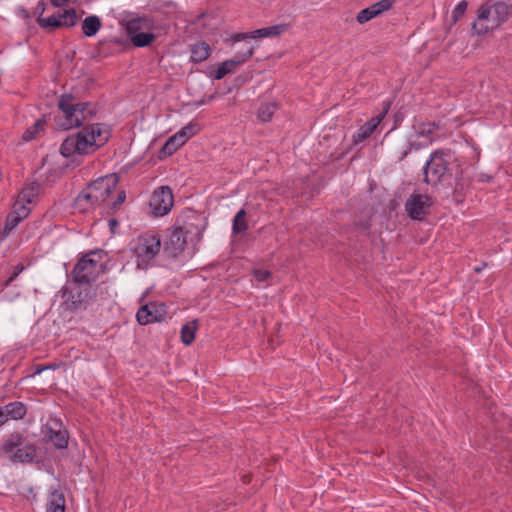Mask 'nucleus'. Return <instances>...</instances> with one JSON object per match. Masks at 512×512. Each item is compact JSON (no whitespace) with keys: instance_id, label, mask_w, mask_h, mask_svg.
Listing matches in <instances>:
<instances>
[{"instance_id":"f257e3e1","label":"nucleus","mask_w":512,"mask_h":512,"mask_svg":"<svg viewBox=\"0 0 512 512\" xmlns=\"http://www.w3.org/2000/svg\"><path fill=\"white\" fill-rule=\"evenodd\" d=\"M109 128L100 123L85 125L80 131L69 135L61 144L60 153L69 158L74 155H88L102 147L109 139Z\"/></svg>"},{"instance_id":"f03ea898","label":"nucleus","mask_w":512,"mask_h":512,"mask_svg":"<svg viewBox=\"0 0 512 512\" xmlns=\"http://www.w3.org/2000/svg\"><path fill=\"white\" fill-rule=\"evenodd\" d=\"M119 182L117 174L112 173L90 182L87 187L75 198L74 207L80 212L95 209L106 201L116 189Z\"/></svg>"},{"instance_id":"7ed1b4c3","label":"nucleus","mask_w":512,"mask_h":512,"mask_svg":"<svg viewBox=\"0 0 512 512\" xmlns=\"http://www.w3.org/2000/svg\"><path fill=\"white\" fill-rule=\"evenodd\" d=\"M58 107L64 116V122L59 123V126L64 130L80 126L84 127L86 123L93 120L97 113V108L94 104L88 102L76 103L75 97L70 93L62 94L59 97Z\"/></svg>"},{"instance_id":"20e7f679","label":"nucleus","mask_w":512,"mask_h":512,"mask_svg":"<svg viewBox=\"0 0 512 512\" xmlns=\"http://www.w3.org/2000/svg\"><path fill=\"white\" fill-rule=\"evenodd\" d=\"M103 254L101 251H91L85 254L74 266L71 277L81 285H90L103 272Z\"/></svg>"},{"instance_id":"39448f33","label":"nucleus","mask_w":512,"mask_h":512,"mask_svg":"<svg viewBox=\"0 0 512 512\" xmlns=\"http://www.w3.org/2000/svg\"><path fill=\"white\" fill-rule=\"evenodd\" d=\"M161 248L160 235L154 231H147L146 233L137 237L133 247V253L136 257L137 267L146 269L159 254Z\"/></svg>"},{"instance_id":"423d86ee","label":"nucleus","mask_w":512,"mask_h":512,"mask_svg":"<svg viewBox=\"0 0 512 512\" xmlns=\"http://www.w3.org/2000/svg\"><path fill=\"white\" fill-rule=\"evenodd\" d=\"M153 27L154 22L149 17L132 18L125 25L131 43L138 48L147 47L156 39V35L150 32Z\"/></svg>"},{"instance_id":"0eeeda50","label":"nucleus","mask_w":512,"mask_h":512,"mask_svg":"<svg viewBox=\"0 0 512 512\" xmlns=\"http://www.w3.org/2000/svg\"><path fill=\"white\" fill-rule=\"evenodd\" d=\"M3 451L12 454L15 462H32L36 456V448L30 444L20 433H12L3 445Z\"/></svg>"},{"instance_id":"6e6552de","label":"nucleus","mask_w":512,"mask_h":512,"mask_svg":"<svg viewBox=\"0 0 512 512\" xmlns=\"http://www.w3.org/2000/svg\"><path fill=\"white\" fill-rule=\"evenodd\" d=\"M444 150L433 152L423 168V181L427 185L436 186L441 183L448 172V161Z\"/></svg>"},{"instance_id":"1a4fd4ad","label":"nucleus","mask_w":512,"mask_h":512,"mask_svg":"<svg viewBox=\"0 0 512 512\" xmlns=\"http://www.w3.org/2000/svg\"><path fill=\"white\" fill-rule=\"evenodd\" d=\"M434 201L431 196L414 193L405 202V211L412 220L422 221L430 213Z\"/></svg>"},{"instance_id":"9d476101","label":"nucleus","mask_w":512,"mask_h":512,"mask_svg":"<svg viewBox=\"0 0 512 512\" xmlns=\"http://www.w3.org/2000/svg\"><path fill=\"white\" fill-rule=\"evenodd\" d=\"M174 198L172 189L169 186L158 187L151 195L149 206L154 216H164L173 207Z\"/></svg>"},{"instance_id":"9b49d317","label":"nucleus","mask_w":512,"mask_h":512,"mask_svg":"<svg viewBox=\"0 0 512 512\" xmlns=\"http://www.w3.org/2000/svg\"><path fill=\"white\" fill-rule=\"evenodd\" d=\"M78 22V16L75 9L65 10L63 13L52 15L47 18L39 17L37 23L43 29L52 31L59 27H73Z\"/></svg>"},{"instance_id":"f8f14e48","label":"nucleus","mask_w":512,"mask_h":512,"mask_svg":"<svg viewBox=\"0 0 512 512\" xmlns=\"http://www.w3.org/2000/svg\"><path fill=\"white\" fill-rule=\"evenodd\" d=\"M511 15V8L505 2H496L491 6L480 7V18L490 19L492 27H499L506 22Z\"/></svg>"},{"instance_id":"ddd939ff","label":"nucleus","mask_w":512,"mask_h":512,"mask_svg":"<svg viewBox=\"0 0 512 512\" xmlns=\"http://www.w3.org/2000/svg\"><path fill=\"white\" fill-rule=\"evenodd\" d=\"M62 297L66 298L65 309L74 312L84 307L93 298V292L90 285H85L76 293H72L68 288H63Z\"/></svg>"},{"instance_id":"4468645a","label":"nucleus","mask_w":512,"mask_h":512,"mask_svg":"<svg viewBox=\"0 0 512 512\" xmlns=\"http://www.w3.org/2000/svg\"><path fill=\"white\" fill-rule=\"evenodd\" d=\"M166 315L164 303L150 302L139 308L136 319L140 325H147L153 322H160Z\"/></svg>"},{"instance_id":"2eb2a0df","label":"nucleus","mask_w":512,"mask_h":512,"mask_svg":"<svg viewBox=\"0 0 512 512\" xmlns=\"http://www.w3.org/2000/svg\"><path fill=\"white\" fill-rule=\"evenodd\" d=\"M254 48L249 46L243 53L236 54L232 59L226 60L221 63L215 70L214 78L220 80L228 73L233 72L237 66L247 62L253 55Z\"/></svg>"},{"instance_id":"dca6fc26","label":"nucleus","mask_w":512,"mask_h":512,"mask_svg":"<svg viewBox=\"0 0 512 512\" xmlns=\"http://www.w3.org/2000/svg\"><path fill=\"white\" fill-rule=\"evenodd\" d=\"M395 2L396 0H380L369 7L360 10L356 15V21L359 24H364L390 10L394 6Z\"/></svg>"},{"instance_id":"f3484780","label":"nucleus","mask_w":512,"mask_h":512,"mask_svg":"<svg viewBox=\"0 0 512 512\" xmlns=\"http://www.w3.org/2000/svg\"><path fill=\"white\" fill-rule=\"evenodd\" d=\"M389 108L390 103H385L383 111L379 115L372 117L367 123L362 125L353 136L354 142L359 143L370 137L387 114Z\"/></svg>"},{"instance_id":"a211bd4d","label":"nucleus","mask_w":512,"mask_h":512,"mask_svg":"<svg viewBox=\"0 0 512 512\" xmlns=\"http://www.w3.org/2000/svg\"><path fill=\"white\" fill-rule=\"evenodd\" d=\"M287 24H278L270 27L257 29L252 33H238L233 36L234 41H241L246 38H266L275 37L283 34L288 30Z\"/></svg>"},{"instance_id":"6ab92c4d","label":"nucleus","mask_w":512,"mask_h":512,"mask_svg":"<svg viewBox=\"0 0 512 512\" xmlns=\"http://www.w3.org/2000/svg\"><path fill=\"white\" fill-rule=\"evenodd\" d=\"M187 243V236L175 224L171 228L169 239L166 242V250L173 256L181 253Z\"/></svg>"},{"instance_id":"aec40b11","label":"nucleus","mask_w":512,"mask_h":512,"mask_svg":"<svg viewBox=\"0 0 512 512\" xmlns=\"http://www.w3.org/2000/svg\"><path fill=\"white\" fill-rule=\"evenodd\" d=\"M200 220L199 216L189 212L187 214H183L179 218H177L175 225L180 228V230L186 235H199L200 234V228L198 224L195 222H198Z\"/></svg>"},{"instance_id":"412c9836","label":"nucleus","mask_w":512,"mask_h":512,"mask_svg":"<svg viewBox=\"0 0 512 512\" xmlns=\"http://www.w3.org/2000/svg\"><path fill=\"white\" fill-rule=\"evenodd\" d=\"M415 146L414 143L409 142L403 138H398L393 141L387 142L388 152L397 159V161H402Z\"/></svg>"},{"instance_id":"4be33fe9","label":"nucleus","mask_w":512,"mask_h":512,"mask_svg":"<svg viewBox=\"0 0 512 512\" xmlns=\"http://www.w3.org/2000/svg\"><path fill=\"white\" fill-rule=\"evenodd\" d=\"M47 512H65V496L59 487L49 493Z\"/></svg>"},{"instance_id":"5701e85b","label":"nucleus","mask_w":512,"mask_h":512,"mask_svg":"<svg viewBox=\"0 0 512 512\" xmlns=\"http://www.w3.org/2000/svg\"><path fill=\"white\" fill-rule=\"evenodd\" d=\"M47 427V433L45 435L48 442H51L55 448L64 449L68 445V436L65 430H55L51 426Z\"/></svg>"},{"instance_id":"b1692460","label":"nucleus","mask_w":512,"mask_h":512,"mask_svg":"<svg viewBox=\"0 0 512 512\" xmlns=\"http://www.w3.org/2000/svg\"><path fill=\"white\" fill-rule=\"evenodd\" d=\"M5 416L8 419L20 420L22 419L27 412L26 406L19 401L10 402L7 405L2 407Z\"/></svg>"},{"instance_id":"393cba45","label":"nucleus","mask_w":512,"mask_h":512,"mask_svg":"<svg viewBox=\"0 0 512 512\" xmlns=\"http://www.w3.org/2000/svg\"><path fill=\"white\" fill-rule=\"evenodd\" d=\"M210 46L205 42H197L191 47V61L200 63L210 56Z\"/></svg>"},{"instance_id":"a878e982","label":"nucleus","mask_w":512,"mask_h":512,"mask_svg":"<svg viewBox=\"0 0 512 512\" xmlns=\"http://www.w3.org/2000/svg\"><path fill=\"white\" fill-rule=\"evenodd\" d=\"M102 23L98 16L91 15L84 19L82 23V32L87 37L94 36L101 28Z\"/></svg>"},{"instance_id":"bb28decb","label":"nucleus","mask_w":512,"mask_h":512,"mask_svg":"<svg viewBox=\"0 0 512 512\" xmlns=\"http://www.w3.org/2000/svg\"><path fill=\"white\" fill-rule=\"evenodd\" d=\"M39 184L36 182H32L26 185L18 194L17 199L30 204L34 201L39 193Z\"/></svg>"},{"instance_id":"cd10ccee","label":"nucleus","mask_w":512,"mask_h":512,"mask_svg":"<svg viewBox=\"0 0 512 512\" xmlns=\"http://www.w3.org/2000/svg\"><path fill=\"white\" fill-rule=\"evenodd\" d=\"M198 328L197 320L190 321L181 328V341L185 345H190L195 339V333Z\"/></svg>"},{"instance_id":"c85d7f7f","label":"nucleus","mask_w":512,"mask_h":512,"mask_svg":"<svg viewBox=\"0 0 512 512\" xmlns=\"http://www.w3.org/2000/svg\"><path fill=\"white\" fill-rule=\"evenodd\" d=\"M46 121L44 119H38L32 126L28 127L22 135L24 141H31L40 136L44 132V126Z\"/></svg>"},{"instance_id":"c756f323","label":"nucleus","mask_w":512,"mask_h":512,"mask_svg":"<svg viewBox=\"0 0 512 512\" xmlns=\"http://www.w3.org/2000/svg\"><path fill=\"white\" fill-rule=\"evenodd\" d=\"M277 108L278 106L275 102L261 104L257 113L258 120L262 123L271 121Z\"/></svg>"},{"instance_id":"7c9ffc66","label":"nucleus","mask_w":512,"mask_h":512,"mask_svg":"<svg viewBox=\"0 0 512 512\" xmlns=\"http://www.w3.org/2000/svg\"><path fill=\"white\" fill-rule=\"evenodd\" d=\"M232 229L235 234L243 233L248 229L246 222V212L244 209H241L235 215Z\"/></svg>"},{"instance_id":"2f4dec72","label":"nucleus","mask_w":512,"mask_h":512,"mask_svg":"<svg viewBox=\"0 0 512 512\" xmlns=\"http://www.w3.org/2000/svg\"><path fill=\"white\" fill-rule=\"evenodd\" d=\"M495 27H492V22H490V19H481L480 18V11L478 12V18L473 23L472 29L474 32L478 35L486 34L488 31L493 30Z\"/></svg>"},{"instance_id":"473e14b6","label":"nucleus","mask_w":512,"mask_h":512,"mask_svg":"<svg viewBox=\"0 0 512 512\" xmlns=\"http://www.w3.org/2000/svg\"><path fill=\"white\" fill-rule=\"evenodd\" d=\"M21 221L22 220L19 216H16L13 212H10L5 219L2 237L6 238Z\"/></svg>"},{"instance_id":"72a5a7b5","label":"nucleus","mask_w":512,"mask_h":512,"mask_svg":"<svg viewBox=\"0 0 512 512\" xmlns=\"http://www.w3.org/2000/svg\"><path fill=\"white\" fill-rule=\"evenodd\" d=\"M25 204V202L16 198L11 211L16 216H19L21 220H24L30 213V209Z\"/></svg>"},{"instance_id":"f704fd0d","label":"nucleus","mask_w":512,"mask_h":512,"mask_svg":"<svg viewBox=\"0 0 512 512\" xmlns=\"http://www.w3.org/2000/svg\"><path fill=\"white\" fill-rule=\"evenodd\" d=\"M126 199V193L124 190H121L118 194L116 199L108 205V214H114L116 211H118L121 207V205L124 203Z\"/></svg>"},{"instance_id":"c9c22d12","label":"nucleus","mask_w":512,"mask_h":512,"mask_svg":"<svg viewBox=\"0 0 512 512\" xmlns=\"http://www.w3.org/2000/svg\"><path fill=\"white\" fill-rule=\"evenodd\" d=\"M439 129V125L434 122L421 123L418 127V133L421 136H430L436 130Z\"/></svg>"},{"instance_id":"e433bc0d","label":"nucleus","mask_w":512,"mask_h":512,"mask_svg":"<svg viewBox=\"0 0 512 512\" xmlns=\"http://www.w3.org/2000/svg\"><path fill=\"white\" fill-rule=\"evenodd\" d=\"M468 3L465 0L460 1L452 11L453 22H457L466 12Z\"/></svg>"},{"instance_id":"4c0bfd02","label":"nucleus","mask_w":512,"mask_h":512,"mask_svg":"<svg viewBox=\"0 0 512 512\" xmlns=\"http://www.w3.org/2000/svg\"><path fill=\"white\" fill-rule=\"evenodd\" d=\"M199 130L198 124L189 123L188 125L184 126L180 133L184 136L186 140L194 136Z\"/></svg>"},{"instance_id":"58836bf2","label":"nucleus","mask_w":512,"mask_h":512,"mask_svg":"<svg viewBox=\"0 0 512 512\" xmlns=\"http://www.w3.org/2000/svg\"><path fill=\"white\" fill-rule=\"evenodd\" d=\"M178 148L172 143V141L167 140L166 143L160 150V158L167 157L172 155Z\"/></svg>"},{"instance_id":"ea45409f","label":"nucleus","mask_w":512,"mask_h":512,"mask_svg":"<svg viewBox=\"0 0 512 512\" xmlns=\"http://www.w3.org/2000/svg\"><path fill=\"white\" fill-rule=\"evenodd\" d=\"M253 275L257 281L264 282L271 277V272L269 270L255 269Z\"/></svg>"},{"instance_id":"a19ab883","label":"nucleus","mask_w":512,"mask_h":512,"mask_svg":"<svg viewBox=\"0 0 512 512\" xmlns=\"http://www.w3.org/2000/svg\"><path fill=\"white\" fill-rule=\"evenodd\" d=\"M168 140L172 141V143H174V145L176 146V148H180L181 146H183L187 140L184 138V136L179 132H177L176 134H174L173 136H171Z\"/></svg>"},{"instance_id":"79ce46f5","label":"nucleus","mask_w":512,"mask_h":512,"mask_svg":"<svg viewBox=\"0 0 512 512\" xmlns=\"http://www.w3.org/2000/svg\"><path fill=\"white\" fill-rule=\"evenodd\" d=\"M55 367H56L55 364L54 365H36L34 374H40L41 372H43L46 369H54Z\"/></svg>"},{"instance_id":"37998d69","label":"nucleus","mask_w":512,"mask_h":512,"mask_svg":"<svg viewBox=\"0 0 512 512\" xmlns=\"http://www.w3.org/2000/svg\"><path fill=\"white\" fill-rule=\"evenodd\" d=\"M108 225H109L110 231L114 234V233H116V230L119 226V222L117 219L111 218L108 221Z\"/></svg>"},{"instance_id":"c03bdc74","label":"nucleus","mask_w":512,"mask_h":512,"mask_svg":"<svg viewBox=\"0 0 512 512\" xmlns=\"http://www.w3.org/2000/svg\"><path fill=\"white\" fill-rule=\"evenodd\" d=\"M68 1L69 0H50L54 7H63L67 4Z\"/></svg>"},{"instance_id":"a18cd8bd","label":"nucleus","mask_w":512,"mask_h":512,"mask_svg":"<svg viewBox=\"0 0 512 512\" xmlns=\"http://www.w3.org/2000/svg\"><path fill=\"white\" fill-rule=\"evenodd\" d=\"M18 276V272H13L12 275L6 280L5 286L10 285Z\"/></svg>"},{"instance_id":"49530a36","label":"nucleus","mask_w":512,"mask_h":512,"mask_svg":"<svg viewBox=\"0 0 512 512\" xmlns=\"http://www.w3.org/2000/svg\"><path fill=\"white\" fill-rule=\"evenodd\" d=\"M8 420L5 416V413L2 409V407H0V426L3 425L4 423H6Z\"/></svg>"},{"instance_id":"de8ad7c7","label":"nucleus","mask_w":512,"mask_h":512,"mask_svg":"<svg viewBox=\"0 0 512 512\" xmlns=\"http://www.w3.org/2000/svg\"><path fill=\"white\" fill-rule=\"evenodd\" d=\"M37 10H40V13H43L45 10V4L43 2H39L37 5Z\"/></svg>"},{"instance_id":"09e8293b","label":"nucleus","mask_w":512,"mask_h":512,"mask_svg":"<svg viewBox=\"0 0 512 512\" xmlns=\"http://www.w3.org/2000/svg\"><path fill=\"white\" fill-rule=\"evenodd\" d=\"M22 270H23V266H21V265H17V266L15 267L14 272H18V274H19Z\"/></svg>"},{"instance_id":"8fccbe9b","label":"nucleus","mask_w":512,"mask_h":512,"mask_svg":"<svg viewBox=\"0 0 512 512\" xmlns=\"http://www.w3.org/2000/svg\"><path fill=\"white\" fill-rule=\"evenodd\" d=\"M243 480H244V482H245V483H249L250 478H249V476L245 475V476L243 477Z\"/></svg>"},{"instance_id":"3c124183","label":"nucleus","mask_w":512,"mask_h":512,"mask_svg":"<svg viewBox=\"0 0 512 512\" xmlns=\"http://www.w3.org/2000/svg\"><path fill=\"white\" fill-rule=\"evenodd\" d=\"M459 184H456V187H455V194L458 196L459 195V188H458Z\"/></svg>"},{"instance_id":"603ef678","label":"nucleus","mask_w":512,"mask_h":512,"mask_svg":"<svg viewBox=\"0 0 512 512\" xmlns=\"http://www.w3.org/2000/svg\"><path fill=\"white\" fill-rule=\"evenodd\" d=\"M481 270H482L481 267L475 268L476 272H480Z\"/></svg>"},{"instance_id":"864d4df0","label":"nucleus","mask_w":512,"mask_h":512,"mask_svg":"<svg viewBox=\"0 0 512 512\" xmlns=\"http://www.w3.org/2000/svg\"><path fill=\"white\" fill-rule=\"evenodd\" d=\"M114 42L117 43V44L121 43V41L118 40V39H115Z\"/></svg>"}]
</instances>
